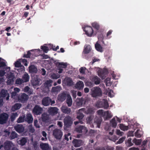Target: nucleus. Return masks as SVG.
<instances>
[{
	"instance_id": "f257e3e1",
	"label": "nucleus",
	"mask_w": 150,
	"mask_h": 150,
	"mask_svg": "<svg viewBox=\"0 0 150 150\" xmlns=\"http://www.w3.org/2000/svg\"><path fill=\"white\" fill-rule=\"evenodd\" d=\"M91 94L92 97H97L102 96V91L98 87H95L91 89Z\"/></svg>"
},
{
	"instance_id": "f03ea898",
	"label": "nucleus",
	"mask_w": 150,
	"mask_h": 150,
	"mask_svg": "<svg viewBox=\"0 0 150 150\" xmlns=\"http://www.w3.org/2000/svg\"><path fill=\"white\" fill-rule=\"evenodd\" d=\"M31 83L33 86H39L42 83V81L41 79L39 78L38 75H35L32 77L31 80Z\"/></svg>"
},
{
	"instance_id": "7ed1b4c3",
	"label": "nucleus",
	"mask_w": 150,
	"mask_h": 150,
	"mask_svg": "<svg viewBox=\"0 0 150 150\" xmlns=\"http://www.w3.org/2000/svg\"><path fill=\"white\" fill-rule=\"evenodd\" d=\"M8 117V115L6 113L1 114L0 115V124L3 125L6 123Z\"/></svg>"
},
{
	"instance_id": "20e7f679",
	"label": "nucleus",
	"mask_w": 150,
	"mask_h": 150,
	"mask_svg": "<svg viewBox=\"0 0 150 150\" xmlns=\"http://www.w3.org/2000/svg\"><path fill=\"white\" fill-rule=\"evenodd\" d=\"M64 126L68 128L70 127L73 123L72 120L70 116H68L65 117L64 119Z\"/></svg>"
},
{
	"instance_id": "39448f33",
	"label": "nucleus",
	"mask_w": 150,
	"mask_h": 150,
	"mask_svg": "<svg viewBox=\"0 0 150 150\" xmlns=\"http://www.w3.org/2000/svg\"><path fill=\"white\" fill-rule=\"evenodd\" d=\"M42 112V108L39 105H36L33 109L32 112L33 115H38L41 114Z\"/></svg>"
},
{
	"instance_id": "423d86ee",
	"label": "nucleus",
	"mask_w": 150,
	"mask_h": 150,
	"mask_svg": "<svg viewBox=\"0 0 150 150\" xmlns=\"http://www.w3.org/2000/svg\"><path fill=\"white\" fill-rule=\"evenodd\" d=\"M62 134V132L60 129H55L53 131V135L57 139H61Z\"/></svg>"
},
{
	"instance_id": "0eeeda50",
	"label": "nucleus",
	"mask_w": 150,
	"mask_h": 150,
	"mask_svg": "<svg viewBox=\"0 0 150 150\" xmlns=\"http://www.w3.org/2000/svg\"><path fill=\"white\" fill-rule=\"evenodd\" d=\"M58 110L59 109L56 107H50L48 108L47 112L50 115L54 116L57 113Z\"/></svg>"
},
{
	"instance_id": "6e6552de",
	"label": "nucleus",
	"mask_w": 150,
	"mask_h": 150,
	"mask_svg": "<svg viewBox=\"0 0 150 150\" xmlns=\"http://www.w3.org/2000/svg\"><path fill=\"white\" fill-rule=\"evenodd\" d=\"M83 30L85 32L86 34L89 37H91L93 34V30L91 27L86 26L83 28Z\"/></svg>"
},
{
	"instance_id": "1a4fd4ad",
	"label": "nucleus",
	"mask_w": 150,
	"mask_h": 150,
	"mask_svg": "<svg viewBox=\"0 0 150 150\" xmlns=\"http://www.w3.org/2000/svg\"><path fill=\"white\" fill-rule=\"evenodd\" d=\"M108 73V71L106 69H101L98 71V75L102 79L105 78Z\"/></svg>"
},
{
	"instance_id": "9d476101",
	"label": "nucleus",
	"mask_w": 150,
	"mask_h": 150,
	"mask_svg": "<svg viewBox=\"0 0 150 150\" xmlns=\"http://www.w3.org/2000/svg\"><path fill=\"white\" fill-rule=\"evenodd\" d=\"M29 98L28 96L25 93H23L18 98V99L19 102L24 103L27 101Z\"/></svg>"
},
{
	"instance_id": "9b49d317",
	"label": "nucleus",
	"mask_w": 150,
	"mask_h": 150,
	"mask_svg": "<svg viewBox=\"0 0 150 150\" xmlns=\"http://www.w3.org/2000/svg\"><path fill=\"white\" fill-rule=\"evenodd\" d=\"M6 96V100H8L9 99V94L8 93L7 91L2 89L0 92V98H4Z\"/></svg>"
},
{
	"instance_id": "f8f14e48",
	"label": "nucleus",
	"mask_w": 150,
	"mask_h": 150,
	"mask_svg": "<svg viewBox=\"0 0 150 150\" xmlns=\"http://www.w3.org/2000/svg\"><path fill=\"white\" fill-rule=\"evenodd\" d=\"M51 98L49 97H44L42 100V104L45 106H47L50 105Z\"/></svg>"
},
{
	"instance_id": "ddd939ff",
	"label": "nucleus",
	"mask_w": 150,
	"mask_h": 150,
	"mask_svg": "<svg viewBox=\"0 0 150 150\" xmlns=\"http://www.w3.org/2000/svg\"><path fill=\"white\" fill-rule=\"evenodd\" d=\"M72 143L75 147H77L83 145V142L81 140L74 139L72 141Z\"/></svg>"
},
{
	"instance_id": "4468645a",
	"label": "nucleus",
	"mask_w": 150,
	"mask_h": 150,
	"mask_svg": "<svg viewBox=\"0 0 150 150\" xmlns=\"http://www.w3.org/2000/svg\"><path fill=\"white\" fill-rule=\"evenodd\" d=\"M15 130L19 133H21L23 132L24 127L21 124H17L14 126Z\"/></svg>"
},
{
	"instance_id": "2eb2a0df",
	"label": "nucleus",
	"mask_w": 150,
	"mask_h": 150,
	"mask_svg": "<svg viewBox=\"0 0 150 150\" xmlns=\"http://www.w3.org/2000/svg\"><path fill=\"white\" fill-rule=\"evenodd\" d=\"M33 121V118L32 115L29 113L27 114L25 118V121L29 124L32 123Z\"/></svg>"
},
{
	"instance_id": "dca6fc26",
	"label": "nucleus",
	"mask_w": 150,
	"mask_h": 150,
	"mask_svg": "<svg viewBox=\"0 0 150 150\" xmlns=\"http://www.w3.org/2000/svg\"><path fill=\"white\" fill-rule=\"evenodd\" d=\"M28 69L29 72L32 74H36L38 71L37 68L33 65H31L29 66Z\"/></svg>"
},
{
	"instance_id": "f3484780",
	"label": "nucleus",
	"mask_w": 150,
	"mask_h": 150,
	"mask_svg": "<svg viewBox=\"0 0 150 150\" xmlns=\"http://www.w3.org/2000/svg\"><path fill=\"white\" fill-rule=\"evenodd\" d=\"M76 131L79 133H82L83 132H87L88 130L83 125H80L76 129Z\"/></svg>"
},
{
	"instance_id": "a211bd4d",
	"label": "nucleus",
	"mask_w": 150,
	"mask_h": 150,
	"mask_svg": "<svg viewBox=\"0 0 150 150\" xmlns=\"http://www.w3.org/2000/svg\"><path fill=\"white\" fill-rule=\"evenodd\" d=\"M12 143L10 141H6L4 144V147L5 150H10Z\"/></svg>"
},
{
	"instance_id": "6ab92c4d",
	"label": "nucleus",
	"mask_w": 150,
	"mask_h": 150,
	"mask_svg": "<svg viewBox=\"0 0 150 150\" xmlns=\"http://www.w3.org/2000/svg\"><path fill=\"white\" fill-rule=\"evenodd\" d=\"M61 110L63 113L67 114H69L71 112V109L70 108L63 106L62 107Z\"/></svg>"
},
{
	"instance_id": "aec40b11",
	"label": "nucleus",
	"mask_w": 150,
	"mask_h": 150,
	"mask_svg": "<svg viewBox=\"0 0 150 150\" xmlns=\"http://www.w3.org/2000/svg\"><path fill=\"white\" fill-rule=\"evenodd\" d=\"M27 137H21L18 141V144L22 146L24 145L27 142Z\"/></svg>"
},
{
	"instance_id": "412c9836",
	"label": "nucleus",
	"mask_w": 150,
	"mask_h": 150,
	"mask_svg": "<svg viewBox=\"0 0 150 150\" xmlns=\"http://www.w3.org/2000/svg\"><path fill=\"white\" fill-rule=\"evenodd\" d=\"M84 86L83 82L81 81H79L76 83L75 87L77 89L79 90L83 88Z\"/></svg>"
},
{
	"instance_id": "4be33fe9",
	"label": "nucleus",
	"mask_w": 150,
	"mask_h": 150,
	"mask_svg": "<svg viewBox=\"0 0 150 150\" xmlns=\"http://www.w3.org/2000/svg\"><path fill=\"white\" fill-rule=\"evenodd\" d=\"M66 97L67 94L64 93H62L59 95L58 98L59 100L62 102L66 99Z\"/></svg>"
},
{
	"instance_id": "5701e85b",
	"label": "nucleus",
	"mask_w": 150,
	"mask_h": 150,
	"mask_svg": "<svg viewBox=\"0 0 150 150\" xmlns=\"http://www.w3.org/2000/svg\"><path fill=\"white\" fill-rule=\"evenodd\" d=\"M40 148L42 150H48L49 149V146L48 144L46 143H42L40 145Z\"/></svg>"
},
{
	"instance_id": "b1692460",
	"label": "nucleus",
	"mask_w": 150,
	"mask_h": 150,
	"mask_svg": "<svg viewBox=\"0 0 150 150\" xmlns=\"http://www.w3.org/2000/svg\"><path fill=\"white\" fill-rule=\"evenodd\" d=\"M22 105L19 103H16L11 108V110L12 111L18 110L21 107Z\"/></svg>"
},
{
	"instance_id": "393cba45",
	"label": "nucleus",
	"mask_w": 150,
	"mask_h": 150,
	"mask_svg": "<svg viewBox=\"0 0 150 150\" xmlns=\"http://www.w3.org/2000/svg\"><path fill=\"white\" fill-rule=\"evenodd\" d=\"M102 121V119L101 117H96L95 119V122L97 124L98 127L100 128L101 122Z\"/></svg>"
},
{
	"instance_id": "a878e982",
	"label": "nucleus",
	"mask_w": 150,
	"mask_h": 150,
	"mask_svg": "<svg viewBox=\"0 0 150 150\" xmlns=\"http://www.w3.org/2000/svg\"><path fill=\"white\" fill-rule=\"evenodd\" d=\"M55 64L58 67V68H66L67 66L66 63L63 62H56L55 63Z\"/></svg>"
},
{
	"instance_id": "bb28decb",
	"label": "nucleus",
	"mask_w": 150,
	"mask_h": 150,
	"mask_svg": "<svg viewBox=\"0 0 150 150\" xmlns=\"http://www.w3.org/2000/svg\"><path fill=\"white\" fill-rule=\"evenodd\" d=\"M105 116L104 117L105 120H106L112 117V115L111 114L110 111L109 110L105 111Z\"/></svg>"
},
{
	"instance_id": "cd10ccee",
	"label": "nucleus",
	"mask_w": 150,
	"mask_h": 150,
	"mask_svg": "<svg viewBox=\"0 0 150 150\" xmlns=\"http://www.w3.org/2000/svg\"><path fill=\"white\" fill-rule=\"evenodd\" d=\"M95 48L96 50L98 51L102 52H103V48L100 44L97 42L95 44Z\"/></svg>"
},
{
	"instance_id": "c85d7f7f",
	"label": "nucleus",
	"mask_w": 150,
	"mask_h": 150,
	"mask_svg": "<svg viewBox=\"0 0 150 150\" xmlns=\"http://www.w3.org/2000/svg\"><path fill=\"white\" fill-rule=\"evenodd\" d=\"M84 99L82 98H77L76 100V105L78 106H81L83 103Z\"/></svg>"
},
{
	"instance_id": "c756f323",
	"label": "nucleus",
	"mask_w": 150,
	"mask_h": 150,
	"mask_svg": "<svg viewBox=\"0 0 150 150\" xmlns=\"http://www.w3.org/2000/svg\"><path fill=\"white\" fill-rule=\"evenodd\" d=\"M147 142V140H145L142 142V150H149V147L146 145Z\"/></svg>"
},
{
	"instance_id": "7c9ffc66",
	"label": "nucleus",
	"mask_w": 150,
	"mask_h": 150,
	"mask_svg": "<svg viewBox=\"0 0 150 150\" xmlns=\"http://www.w3.org/2000/svg\"><path fill=\"white\" fill-rule=\"evenodd\" d=\"M91 50V46L88 45L84 47L83 52L84 54H87L89 53Z\"/></svg>"
},
{
	"instance_id": "2f4dec72",
	"label": "nucleus",
	"mask_w": 150,
	"mask_h": 150,
	"mask_svg": "<svg viewBox=\"0 0 150 150\" xmlns=\"http://www.w3.org/2000/svg\"><path fill=\"white\" fill-rule=\"evenodd\" d=\"M110 125L112 127L115 128L117 125V122L115 118H113L110 121Z\"/></svg>"
},
{
	"instance_id": "473e14b6",
	"label": "nucleus",
	"mask_w": 150,
	"mask_h": 150,
	"mask_svg": "<svg viewBox=\"0 0 150 150\" xmlns=\"http://www.w3.org/2000/svg\"><path fill=\"white\" fill-rule=\"evenodd\" d=\"M18 114L17 112L12 113L10 117L11 122H13L16 118L18 117Z\"/></svg>"
},
{
	"instance_id": "72a5a7b5",
	"label": "nucleus",
	"mask_w": 150,
	"mask_h": 150,
	"mask_svg": "<svg viewBox=\"0 0 150 150\" xmlns=\"http://www.w3.org/2000/svg\"><path fill=\"white\" fill-rule=\"evenodd\" d=\"M29 76L27 73H25L23 75L22 77V80L23 81V82H26L29 81Z\"/></svg>"
},
{
	"instance_id": "f704fd0d",
	"label": "nucleus",
	"mask_w": 150,
	"mask_h": 150,
	"mask_svg": "<svg viewBox=\"0 0 150 150\" xmlns=\"http://www.w3.org/2000/svg\"><path fill=\"white\" fill-rule=\"evenodd\" d=\"M97 113L98 115L100 116V117H103L104 118L105 116V111L104 112V110L102 109H100L98 110Z\"/></svg>"
},
{
	"instance_id": "c9c22d12",
	"label": "nucleus",
	"mask_w": 150,
	"mask_h": 150,
	"mask_svg": "<svg viewBox=\"0 0 150 150\" xmlns=\"http://www.w3.org/2000/svg\"><path fill=\"white\" fill-rule=\"evenodd\" d=\"M66 102L68 106L70 107L71 105L72 101V98L69 95H68L67 97V98L66 100Z\"/></svg>"
},
{
	"instance_id": "e433bc0d",
	"label": "nucleus",
	"mask_w": 150,
	"mask_h": 150,
	"mask_svg": "<svg viewBox=\"0 0 150 150\" xmlns=\"http://www.w3.org/2000/svg\"><path fill=\"white\" fill-rule=\"evenodd\" d=\"M93 80L95 84L98 85L100 83V79L97 76H94Z\"/></svg>"
},
{
	"instance_id": "4c0bfd02",
	"label": "nucleus",
	"mask_w": 150,
	"mask_h": 150,
	"mask_svg": "<svg viewBox=\"0 0 150 150\" xmlns=\"http://www.w3.org/2000/svg\"><path fill=\"white\" fill-rule=\"evenodd\" d=\"M17 133L14 131H13L11 133L9 138L10 139L12 140L17 138Z\"/></svg>"
},
{
	"instance_id": "58836bf2",
	"label": "nucleus",
	"mask_w": 150,
	"mask_h": 150,
	"mask_svg": "<svg viewBox=\"0 0 150 150\" xmlns=\"http://www.w3.org/2000/svg\"><path fill=\"white\" fill-rule=\"evenodd\" d=\"M25 115L23 116H20L18 119L17 122L18 123H20L24 122L25 121Z\"/></svg>"
},
{
	"instance_id": "ea45409f",
	"label": "nucleus",
	"mask_w": 150,
	"mask_h": 150,
	"mask_svg": "<svg viewBox=\"0 0 150 150\" xmlns=\"http://www.w3.org/2000/svg\"><path fill=\"white\" fill-rule=\"evenodd\" d=\"M42 120L43 122H47L48 120V117L46 114H43L41 116Z\"/></svg>"
},
{
	"instance_id": "a19ab883",
	"label": "nucleus",
	"mask_w": 150,
	"mask_h": 150,
	"mask_svg": "<svg viewBox=\"0 0 150 150\" xmlns=\"http://www.w3.org/2000/svg\"><path fill=\"white\" fill-rule=\"evenodd\" d=\"M61 88L59 86L56 87H53L52 88V92H57L59 91L61 89Z\"/></svg>"
},
{
	"instance_id": "79ce46f5",
	"label": "nucleus",
	"mask_w": 150,
	"mask_h": 150,
	"mask_svg": "<svg viewBox=\"0 0 150 150\" xmlns=\"http://www.w3.org/2000/svg\"><path fill=\"white\" fill-rule=\"evenodd\" d=\"M103 108L105 109H107L108 108L109 105L108 103L107 100L103 99Z\"/></svg>"
},
{
	"instance_id": "37998d69",
	"label": "nucleus",
	"mask_w": 150,
	"mask_h": 150,
	"mask_svg": "<svg viewBox=\"0 0 150 150\" xmlns=\"http://www.w3.org/2000/svg\"><path fill=\"white\" fill-rule=\"evenodd\" d=\"M142 132L139 129H138L135 132V136L137 138H140L141 137Z\"/></svg>"
},
{
	"instance_id": "c03bdc74",
	"label": "nucleus",
	"mask_w": 150,
	"mask_h": 150,
	"mask_svg": "<svg viewBox=\"0 0 150 150\" xmlns=\"http://www.w3.org/2000/svg\"><path fill=\"white\" fill-rule=\"evenodd\" d=\"M84 117V115L82 113L79 112L77 113L76 118L79 120H82Z\"/></svg>"
},
{
	"instance_id": "a18cd8bd",
	"label": "nucleus",
	"mask_w": 150,
	"mask_h": 150,
	"mask_svg": "<svg viewBox=\"0 0 150 150\" xmlns=\"http://www.w3.org/2000/svg\"><path fill=\"white\" fill-rule=\"evenodd\" d=\"M120 127L121 129L124 131L127 130L128 129V126H125L122 124H120Z\"/></svg>"
},
{
	"instance_id": "49530a36",
	"label": "nucleus",
	"mask_w": 150,
	"mask_h": 150,
	"mask_svg": "<svg viewBox=\"0 0 150 150\" xmlns=\"http://www.w3.org/2000/svg\"><path fill=\"white\" fill-rule=\"evenodd\" d=\"M98 38L99 40H100L102 42L103 44H104V42L103 40L104 37L102 33L98 35Z\"/></svg>"
},
{
	"instance_id": "de8ad7c7",
	"label": "nucleus",
	"mask_w": 150,
	"mask_h": 150,
	"mask_svg": "<svg viewBox=\"0 0 150 150\" xmlns=\"http://www.w3.org/2000/svg\"><path fill=\"white\" fill-rule=\"evenodd\" d=\"M92 25L93 28L96 29L97 30H99L100 28V25L99 24L96 22L93 23L92 24Z\"/></svg>"
},
{
	"instance_id": "09e8293b",
	"label": "nucleus",
	"mask_w": 150,
	"mask_h": 150,
	"mask_svg": "<svg viewBox=\"0 0 150 150\" xmlns=\"http://www.w3.org/2000/svg\"><path fill=\"white\" fill-rule=\"evenodd\" d=\"M14 78H7V84L10 85H11L13 84L14 80Z\"/></svg>"
},
{
	"instance_id": "8fccbe9b",
	"label": "nucleus",
	"mask_w": 150,
	"mask_h": 150,
	"mask_svg": "<svg viewBox=\"0 0 150 150\" xmlns=\"http://www.w3.org/2000/svg\"><path fill=\"white\" fill-rule=\"evenodd\" d=\"M23 80L20 78L17 79L15 81V83L17 85H20L24 83Z\"/></svg>"
},
{
	"instance_id": "3c124183",
	"label": "nucleus",
	"mask_w": 150,
	"mask_h": 150,
	"mask_svg": "<svg viewBox=\"0 0 150 150\" xmlns=\"http://www.w3.org/2000/svg\"><path fill=\"white\" fill-rule=\"evenodd\" d=\"M86 112L87 114H94L95 112L93 108H88Z\"/></svg>"
},
{
	"instance_id": "603ef678",
	"label": "nucleus",
	"mask_w": 150,
	"mask_h": 150,
	"mask_svg": "<svg viewBox=\"0 0 150 150\" xmlns=\"http://www.w3.org/2000/svg\"><path fill=\"white\" fill-rule=\"evenodd\" d=\"M133 142L134 143H135L137 145H140L142 142L141 140L137 139H134L133 140Z\"/></svg>"
},
{
	"instance_id": "864d4df0",
	"label": "nucleus",
	"mask_w": 150,
	"mask_h": 150,
	"mask_svg": "<svg viewBox=\"0 0 150 150\" xmlns=\"http://www.w3.org/2000/svg\"><path fill=\"white\" fill-rule=\"evenodd\" d=\"M41 48L43 50L44 52L45 53H47L49 50L48 47L45 45L41 46Z\"/></svg>"
},
{
	"instance_id": "5fc2aeb1",
	"label": "nucleus",
	"mask_w": 150,
	"mask_h": 150,
	"mask_svg": "<svg viewBox=\"0 0 150 150\" xmlns=\"http://www.w3.org/2000/svg\"><path fill=\"white\" fill-rule=\"evenodd\" d=\"M131 140L132 139L131 138L128 139L127 142L126 143V145L129 146H132L133 144L131 142Z\"/></svg>"
},
{
	"instance_id": "6e6d98bb",
	"label": "nucleus",
	"mask_w": 150,
	"mask_h": 150,
	"mask_svg": "<svg viewBox=\"0 0 150 150\" xmlns=\"http://www.w3.org/2000/svg\"><path fill=\"white\" fill-rule=\"evenodd\" d=\"M7 78H14V75L11 72H10L7 74Z\"/></svg>"
},
{
	"instance_id": "4d7b16f0",
	"label": "nucleus",
	"mask_w": 150,
	"mask_h": 150,
	"mask_svg": "<svg viewBox=\"0 0 150 150\" xmlns=\"http://www.w3.org/2000/svg\"><path fill=\"white\" fill-rule=\"evenodd\" d=\"M52 81L51 80H47L45 82V84L47 86H51V83Z\"/></svg>"
},
{
	"instance_id": "13d9d810",
	"label": "nucleus",
	"mask_w": 150,
	"mask_h": 150,
	"mask_svg": "<svg viewBox=\"0 0 150 150\" xmlns=\"http://www.w3.org/2000/svg\"><path fill=\"white\" fill-rule=\"evenodd\" d=\"M125 139V137H122L120 138L118 141L117 142V144H120L122 143Z\"/></svg>"
},
{
	"instance_id": "bf43d9fd",
	"label": "nucleus",
	"mask_w": 150,
	"mask_h": 150,
	"mask_svg": "<svg viewBox=\"0 0 150 150\" xmlns=\"http://www.w3.org/2000/svg\"><path fill=\"white\" fill-rule=\"evenodd\" d=\"M86 68L85 67H81L79 69V72L80 73L84 74L85 73V70Z\"/></svg>"
},
{
	"instance_id": "052dcab7",
	"label": "nucleus",
	"mask_w": 150,
	"mask_h": 150,
	"mask_svg": "<svg viewBox=\"0 0 150 150\" xmlns=\"http://www.w3.org/2000/svg\"><path fill=\"white\" fill-rule=\"evenodd\" d=\"M15 66L16 67H19L21 66V62L19 61H17L14 63Z\"/></svg>"
},
{
	"instance_id": "680f3d73",
	"label": "nucleus",
	"mask_w": 150,
	"mask_h": 150,
	"mask_svg": "<svg viewBox=\"0 0 150 150\" xmlns=\"http://www.w3.org/2000/svg\"><path fill=\"white\" fill-rule=\"evenodd\" d=\"M93 119V117L92 116H90L88 117L86 119L88 123H90L91 121H92Z\"/></svg>"
},
{
	"instance_id": "e2e57ef3",
	"label": "nucleus",
	"mask_w": 150,
	"mask_h": 150,
	"mask_svg": "<svg viewBox=\"0 0 150 150\" xmlns=\"http://www.w3.org/2000/svg\"><path fill=\"white\" fill-rule=\"evenodd\" d=\"M67 85L71 86L72 84V81L70 78L68 79L67 80Z\"/></svg>"
},
{
	"instance_id": "0e129e2a",
	"label": "nucleus",
	"mask_w": 150,
	"mask_h": 150,
	"mask_svg": "<svg viewBox=\"0 0 150 150\" xmlns=\"http://www.w3.org/2000/svg\"><path fill=\"white\" fill-rule=\"evenodd\" d=\"M6 64L5 62L3 61L0 62V68L1 67L3 68L6 66Z\"/></svg>"
},
{
	"instance_id": "69168bd1",
	"label": "nucleus",
	"mask_w": 150,
	"mask_h": 150,
	"mask_svg": "<svg viewBox=\"0 0 150 150\" xmlns=\"http://www.w3.org/2000/svg\"><path fill=\"white\" fill-rule=\"evenodd\" d=\"M123 132H121L120 130H117L116 131V134L120 136H122Z\"/></svg>"
},
{
	"instance_id": "338daca9",
	"label": "nucleus",
	"mask_w": 150,
	"mask_h": 150,
	"mask_svg": "<svg viewBox=\"0 0 150 150\" xmlns=\"http://www.w3.org/2000/svg\"><path fill=\"white\" fill-rule=\"evenodd\" d=\"M6 74L4 70H0V76L2 77L4 76Z\"/></svg>"
},
{
	"instance_id": "774afa93",
	"label": "nucleus",
	"mask_w": 150,
	"mask_h": 150,
	"mask_svg": "<svg viewBox=\"0 0 150 150\" xmlns=\"http://www.w3.org/2000/svg\"><path fill=\"white\" fill-rule=\"evenodd\" d=\"M95 150H106L105 148L103 146L98 147Z\"/></svg>"
}]
</instances>
